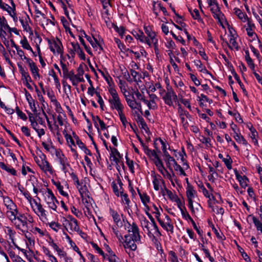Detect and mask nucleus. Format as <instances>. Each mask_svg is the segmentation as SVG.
<instances>
[{
    "mask_svg": "<svg viewBox=\"0 0 262 262\" xmlns=\"http://www.w3.org/2000/svg\"><path fill=\"white\" fill-rule=\"evenodd\" d=\"M112 99H110L108 102L112 110H118L123 104L121 102L120 99L115 89L111 88L108 90Z\"/></svg>",
    "mask_w": 262,
    "mask_h": 262,
    "instance_id": "1",
    "label": "nucleus"
},
{
    "mask_svg": "<svg viewBox=\"0 0 262 262\" xmlns=\"http://www.w3.org/2000/svg\"><path fill=\"white\" fill-rule=\"evenodd\" d=\"M50 51L55 54L56 52L58 53L62 52L63 47L59 38H56V39H53L52 40L47 38Z\"/></svg>",
    "mask_w": 262,
    "mask_h": 262,
    "instance_id": "2",
    "label": "nucleus"
},
{
    "mask_svg": "<svg viewBox=\"0 0 262 262\" xmlns=\"http://www.w3.org/2000/svg\"><path fill=\"white\" fill-rule=\"evenodd\" d=\"M213 4L216 6V9H214L213 8H211L210 10L212 13L213 17L217 20L218 23L222 27L225 28V27L223 24L222 19L223 18H225V15L221 12L220 7L217 2L216 0H213Z\"/></svg>",
    "mask_w": 262,
    "mask_h": 262,
    "instance_id": "3",
    "label": "nucleus"
},
{
    "mask_svg": "<svg viewBox=\"0 0 262 262\" xmlns=\"http://www.w3.org/2000/svg\"><path fill=\"white\" fill-rule=\"evenodd\" d=\"M172 98L175 102L178 101V96L174 91H171V93H166L162 98L164 103L169 106H173V105Z\"/></svg>",
    "mask_w": 262,
    "mask_h": 262,
    "instance_id": "4",
    "label": "nucleus"
},
{
    "mask_svg": "<svg viewBox=\"0 0 262 262\" xmlns=\"http://www.w3.org/2000/svg\"><path fill=\"white\" fill-rule=\"evenodd\" d=\"M231 127L234 133L235 134V135L234 136V138L236 140L237 142H240V138H241L242 140V144L245 146H247L248 145V143L246 141V140L244 138V137L241 135L240 133L238 134L236 132V128L237 127V125L235 124H234L233 122L231 124Z\"/></svg>",
    "mask_w": 262,
    "mask_h": 262,
    "instance_id": "5",
    "label": "nucleus"
},
{
    "mask_svg": "<svg viewBox=\"0 0 262 262\" xmlns=\"http://www.w3.org/2000/svg\"><path fill=\"white\" fill-rule=\"evenodd\" d=\"M51 147L55 150V156L58 159V161L60 164H64L65 162L68 161L67 158L65 156L62 151L60 149H56L53 145L51 146Z\"/></svg>",
    "mask_w": 262,
    "mask_h": 262,
    "instance_id": "6",
    "label": "nucleus"
},
{
    "mask_svg": "<svg viewBox=\"0 0 262 262\" xmlns=\"http://www.w3.org/2000/svg\"><path fill=\"white\" fill-rule=\"evenodd\" d=\"M40 168L44 171H49L50 174H52L54 170L50 163L47 161V159L42 161L41 165H39Z\"/></svg>",
    "mask_w": 262,
    "mask_h": 262,
    "instance_id": "7",
    "label": "nucleus"
},
{
    "mask_svg": "<svg viewBox=\"0 0 262 262\" xmlns=\"http://www.w3.org/2000/svg\"><path fill=\"white\" fill-rule=\"evenodd\" d=\"M69 225L70 227V229L71 230H74L75 231H76L81 238L83 239L86 238V234L80 229L78 223L74 225H73L72 223H69Z\"/></svg>",
    "mask_w": 262,
    "mask_h": 262,
    "instance_id": "8",
    "label": "nucleus"
},
{
    "mask_svg": "<svg viewBox=\"0 0 262 262\" xmlns=\"http://www.w3.org/2000/svg\"><path fill=\"white\" fill-rule=\"evenodd\" d=\"M82 63L80 64L77 68V74L75 75V79L80 82H84V79L82 77L84 71L83 68Z\"/></svg>",
    "mask_w": 262,
    "mask_h": 262,
    "instance_id": "9",
    "label": "nucleus"
},
{
    "mask_svg": "<svg viewBox=\"0 0 262 262\" xmlns=\"http://www.w3.org/2000/svg\"><path fill=\"white\" fill-rule=\"evenodd\" d=\"M7 252L10 258L15 262H26L19 255H16L14 252L11 250V247H9Z\"/></svg>",
    "mask_w": 262,
    "mask_h": 262,
    "instance_id": "10",
    "label": "nucleus"
},
{
    "mask_svg": "<svg viewBox=\"0 0 262 262\" xmlns=\"http://www.w3.org/2000/svg\"><path fill=\"white\" fill-rule=\"evenodd\" d=\"M252 217L253 222L256 228L257 231H260L262 233V223L259 220L254 216L253 214H249L248 217Z\"/></svg>",
    "mask_w": 262,
    "mask_h": 262,
    "instance_id": "11",
    "label": "nucleus"
},
{
    "mask_svg": "<svg viewBox=\"0 0 262 262\" xmlns=\"http://www.w3.org/2000/svg\"><path fill=\"white\" fill-rule=\"evenodd\" d=\"M231 74H232V75L233 76V77H234L235 79L236 80V81L237 82V83H238V84L239 85L241 88L242 89V91H243V93L245 95H248V92L247 91H246L245 88V86L244 85V84L242 82L240 78H239V77L238 76V75L237 74L236 71H233L231 73Z\"/></svg>",
    "mask_w": 262,
    "mask_h": 262,
    "instance_id": "12",
    "label": "nucleus"
},
{
    "mask_svg": "<svg viewBox=\"0 0 262 262\" xmlns=\"http://www.w3.org/2000/svg\"><path fill=\"white\" fill-rule=\"evenodd\" d=\"M132 34L136 39H139L141 42H145V40L144 39L145 35L142 31L140 30H139L138 31L134 30L132 32Z\"/></svg>",
    "mask_w": 262,
    "mask_h": 262,
    "instance_id": "13",
    "label": "nucleus"
},
{
    "mask_svg": "<svg viewBox=\"0 0 262 262\" xmlns=\"http://www.w3.org/2000/svg\"><path fill=\"white\" fill-rule=\"evenodd\" d=\"M144 30L147 36L150 38L152 41H154L156 38V33L155 32L152 31L150 26H144Z\"/></svg>",
    "mask_w": 262,
    "mask_h": 262,
    "instance_id": "14",
    "label": "nucleus"
},
{
    "mask_svg": "<svg viewBox=\"0 0 262 262\" xmlns=\"http://www.w3.org/2000/svg\"><path fill=\"white\" fill-rule=\"evenodd\" d=\"M110 213L111 215L112 216L114 222L118 225L119 223L121 222V219L120 217L119 214L117 213V212L112 208H110L109 209Z\"/></svg>",
    "mask_w": 262,
    "mask_h": 262,
    "instance_id": "15",
    "label": "nucleus"
},
{
    "mask_svg": "<svg viewBox=\"0 0 262 262\" xmlns=\"http://www.w3.org/2000/svg\"><path fill=\"white\" fill-rule=\"evenodd\" d=\"M154 163L155 165L157 166L158 170L160 171V172L165 177V175L164 174L165 172V169H166L163 165V163L161 160H158V161H154Z\"/></svg>",
    "mask_w": 262,
    "mask_h": 262,
    "instance_id": "16",
    "label": "nucleus"
},
{
    "mask_svg": "<svg viewBox=\"0 0 262 262\" xmlns=\"http://www.w3.org/2000/svg\"><path fill=\"white\" fill-rule=\"evenodd\" d=\"M247 127L248 128V129L250 130L251 132L250 137L252 139V140H254V139H255V137H258V133L255 129V128L253 126V125L251 123H249L247 125Z\"/></svg>",
    "mask_w": 262,
    "mask_h": 262,
    "instance_id": "17",
    "label": "nucleus"
},
{
    "mask_svg": "<svg viewBox=\"0 0 262 262\" xmlns=\"http://www.w3.org/2000/svg\"><path fill=\"white\" fill-rule=\"evenodd\" d=\"M156 140H159L161 145H162V149L163 152V155L165 158L170 157V155L167 151L166 145V143L163 141V140L161 138H156Z\"/></svg>",
    "mask_w": 262,
    "mask_h": 262,
    "instance_id": "18",
    "label": "nucleus"
},
{
    "mask_svg": "<svg viewBox=\"0 0 262 262\" xmlns=\"http://www.w3.org/2000/svg\"><path fill=\"white\" fill-rule=\"evenodd\" d=\"M234 14L238 17L239 19L243 20V18L245 19H248L247 15L246 13H243L240 9L238 8H235L234 9Z\"/></svg>",
    "mask_w": 262,
    "mask_h": 262,
    "instance_id": "19",
    "label": "nucleus"
},
{
    "mask_svg": "<svg viewBox=\"0 0 262 262\" xmlns=\"http://www.w3.org/2000/svg\"><path fill=\"white\" fill-rule=\"evenodd\" d=\"M126 163L128 166L129 169L132 173H135L134 170V162L132 160H130L127 156V152L125 155Z\"/></svg>",
    "mask_w": 262,
    "mask_h": 262,
    "instance_id": "20",
    "label": "nucleus"
},
{
    "mask_svg": "<svg viewBox=\"0 0 262 262\" xmlns=\"http://www.w3.org/2000/svg\"><path fill=\"white\" fill-rule=\"evenodd\" d=\"M210 226L211 227L212 231L215 233L216 236L218 239H222L223 241H224L226 239V237L225 235L222 233V235H220L218 231L216 230V229L215 228L214 225L212 224V222H208Z\"/></svg>",
    "mask_w": 262,
    "mask_h": 262,
    "instance_id": "21",
    "label": "nucleus"
},
{
    "mask_svg": "<svg viewBox=\"0 0 262 262\" xmlns=\"http://www.w3.org/2000/svg\"><path fill=\"white\" fill-rule=\"evenodd\" d=\"M20 43L24 49L29 50L30 51H32V48L29 45L28 40L25 36H24L23 39L20 40Z\"/></svg>",
    "mask_w": 262,
    "mask_h": 262,
    "instance_id": "22",
    "label": "nucleus"
},
{
    "mask_svg": "<svg viewBox=\"0 0 262 262\" xmlns=\"http://www.w3.org/2000/svg\"><path fill=\"white\" fill-rule=\"evenodd\" d=\"M111 152L110 154V159L112 160V157L116 156L120 159H123V155L121 154L118 149L115 147L110 146Z\"/></svg>",
    "mask_w": 262,
    "mask_h": 262,
    "instance_id": "23",
    "label": "nucleus"
},
{
    "mask_svg": "<svg viewBox=\"0 0 262 262\" xmlns=\"http://www.w3.org/2000/svg\"><path fill=\"white\" fill-rule=\"evenodd\" d=\"M105 73L101 70L98 69V70L101 73V75L104 78V79L105 80V81L107 82L108 84L110 86L111 83L110 82V80L112 81V78L111 77V76L110 75L108 72L107 71L106 69H105Z\"/></svg>",
    "mask_w": 262,
    "mask_h": 262,
    "instance_id": "24",
    "label": "nucleus"
},
{
    "mask_svg": "<svg viewBox=\"0 0 262 262\" xmlns=\"http://www.w3.org/2000/svg\"><path fill=\"white\" fill-rule=\"evenodd\" d=\"M30 70L35 79H36L37 77H39L40 75L39 74V69L36 64H32V66L30 67Z\"/></svg>",
    "mask_w": 262,
    "mask_h": 262,
    "instance_id": "25",
    "label": "nucleus"
},
{
    "mask_svg": "<svg viewBox=\"0 0 262 262\" xmlns=\"http://www.w3.org/2000/svg\"><path fill=\"white\" fill-rule=\"evenodd\" d=\"M194 192H195V191L193 189V187L188 186V188H187L186 190V196L188 200H189V199L192 200L194 198Z\"/></svg>",
    "mask_w": 262,
    "mask_h": 262,
    "instance_id": "26",
    "label": "nucleus"
},
{
    "mask_svg": "<svg viewBox=\"0 0 262 262\" xmlns=\"http://www.w3.org/2000/svg\"><path fill=\"white\" fill-rule=\"evenodd\" d=\"M197 184L198 186L202 189L204 195L206 198L210 199V194L209 193L208 191L206 189V188L204 186L202 182L199 181V183H197Z\"/></svg>",
    "mask_w": 262,
    "mask_h": 262,
    "instance_id": "27",
    "label": "nucleus"
},
{
    "mask_svg": "<svg viewBox=\"0 0 262 262\" xmlns=\"http://www.w3.org/2000/svg\"><path fill=\"white\" fill-rule=\"evenodd\" d=\"M3 128L10 135V136L12 138V140L14 141H15L19 146L20 147L21 146V144L20 141L15 137V136L10 130L7 129L5 126H4Z\"/></svg>",
    "mask_w": 262,
    "mask_h": 262,
    "instance_id": "28",
    "label": "nucleus"
},
{
    "mask_svg": "<svg viewBox=\"0 0 262 262\" xmlns=\"http://www.w3.org/2000/svg\"><path fill=\"white\" fill-rule=\"evenodd\" d=\"M9 202L10 204L6 206L7 208L9 210H12V211H14L16 215L18 214V211L15 204H14L13 201L10 200H9Z\"/></svg>",
    "mask_w": 262,
    "mask_h": 262,
    "instance_id": "29",
    "label": "nucleus"
},
{
    "mask_svg": "<svg viewBox=\"0 0 262 262\" xmlns=\"http://www.w3.org/2000/svg\"><path fill=\"white\" fill-rule=\"evenodd\" d=\"M228 158V159H223V162H224V164L226 165L227 168L230 170L232 169V163L233 162L229 154H227L226 156Z\"/></svg>",
    "mask_w": 262,
    "mask_h": 262,
    "instance_id": "30",
    "label": "nucleus"
},
{
    "mask_svg": "<svg viewBox=\"0 0 262 262\" xmlns=\"http://www.w3.org/2000/svg\"><path fill=\"white\" fill-rule=\"evenodd\" d=\"M90 244H91V246H92V247L95 250L97 251L98 253H99L100 255L102 256L103 257V258L105 257V255L104 252L103 251V250L101 248H100L99 247V246H98V245L97 244L95 243L94 242H90Z\"/></svg>",
    "mask_w": 262,
    "mask_h": 262,
    "instance_id": "31",
    "label": "nucleus"
},
{
    "mask_svg": "<svg viewBox=\"0 0 262 262\" xmlns=\"http://www.w3.org/2000/svg\"><path fill=\"white\" fill-rule=\"evenodd\" d=\"M136 121L139 123L140 125H141V128H144L145 127L147 128L146 123L145 122L143 118L140 114H138Z\"/></svg>",
    "mask_w": 262,
    "mask_h": 262,
    "instance_id": "32",
    "label": "nucleus"
},
{
    "mask_svg": "<svg viewBox=\"0 0 262 262\" xmlns=\"http://www.w3.org/2000/svg\"><path fill=\"white\" fill-rule=\"evenodd\" d=\"M173 202H176L178 208L181 211L183 209H185L186 211V207L184 205V201L183 202H181L180 199L179 197H177Z\"/></svg>",
    "mask_w": 262,
    "mask_h": 262,
    "instance_id": "33",
    "label": "nucleus"
},
{
    "mask_svg": "<svg viewBox=\"0 0 262 262\" xmlns=\"http://www.w3.org/2000/svg\"><path fill=\"white\" fill-rule=\"evenodd\" d=\"M192 225V226L194 228V230H195V231H196L197 233L199 235V236L201 237V239H202V241L203 243H204V238L202 236V234H203V231L202 230H200L196 226L195 222L194 221V220H192L191 222Z\"/></svg>",
    "mask_w": 262,
    "mask_h": 262,
    "instance_id": "34",
    "label": "nucleus"
},
{
    "mask_svg": "<svg viewBox=\"0 0 262 262\" xmlns=\"http://www.w3.org/2000/svg\"><path fill=\"white\" fill-rule=\"evenodd\" d=\"M120 195L122 198V201H124L125 204L129 206L130 203V200L128 198V195L127 193H124L122 191H120Z\"/></svg>",
    "mask_w": 262,
    "mask_h": 262,
    "instance_id": "35",
    "label": "nucleus"
},
{
    "mask_svg": "<svg viewBox=\"0 0 262 262\" xmlns=\"http://www.w3.org/2000/svg\"><path fill=\"white\" fill-rule=\"evenodd\" d=\"M124 238L125 240L124 241V243L125 244L123 245V247L125 249H126L127 248L126 246L131 244L132 242H133V239L129 234L125 235Z\"/></svg>",
    "mask_w": 262,
    "mask_h": 262,
    "instance_id": "36",
    "label": "nucleus"
},
{
    "mask_svg": "<svg viewBox=\"0 0 262 262\" xmlns=\"http://www.w3.org/2000/svg\"><path fill=\"white\" fill-rule=\"evenodd\" d=\"M49 225L51 228L56 232H58V229L60 228L61 227V225L59 223L55 222H51L49 224Z\"/></svg>",
    "mask_w": 262,
    "mask_h": 262,
    "instance_id": "37",
    "label": "nucleus"
},
{
    "mask_svg": "<svg viewBox=\"0 0 262 262\" xmlns=\"http://www.w3.org/2000/svg\"><path fill=\"white\" fill-rule=\"evenodd\" d=\"M16 219L20 222L22 224L23 226L27 225V218L24 214H19L18 216H17Z\"/></svg>",
    "mask_w": 262,
    "mask_h": 262,
    "instance_id": "38",
    "label": "nucleus"
},
{
    "mask_svg": "<svg viewBox=\"0 0 262 262\" xmlns=\"http://www.w3.org/2000/svg\"><path fill=\"white\" fill-rule=\"evenodd\" d=\"M22 80L25 81H29L31 83H34L32 81L31 76H30L29 73L27 71H25L23 73L21 74Z\"/></svg>",
    "mask_w": 262,
    "mask_h": 262,
    "instance_id": "39",
    "label": "nucleus"
},
{
    "mask_svg": "<svg viewBox=\"0 0 262 262\" xmlns=\"http://www.w3.org/2000/svg\"><path fill=\"white\" fill-rule=\"evenodd\" d=\"M191 16L194 19L198 20V21H203L202 19L200 17L199 10L196 8L193 10Z\"/></svg>",
    "mask_w": 262,
    "mask_h": 262,
    "instance_id": "40",
    "label": "nucleus"
},
{
    "mask_svg": "<svg viewBox=\"0 0 262 262\" xmlns=\"http://www.w3.org/2000/svg\"><path fill=\"white\" fill-rule=\"evenodd\" d=\"M77 53L78 54L79 58L83 60H85V55L82 50V49L80 48V45L79 44L77 45Z\"/></svg>",
    "mask_w": 262,
    "mask_h": 262,
    "instance_id": "41",
    "label": "nucleus"
},
{
    "mask_svg": "<svg viewBox=\"0 0 262 262\" xmlns=\"http://www.w3.org/2000/svg\"><path fill=\"white\" fill-rule=\"evenodd\" d=\"M114 41L115 43L117 45L118 48L121 50V51L124 54H125V52L123 51V49H125V46L124 45V43H122L120 40V39H119L118 38H114Z\"/></svg>",
    "mask_w": 262,
    "mask_h": 262,
    "instance_id": "42",
    "label": "nucleus"
},
{
    "mask_svg": "<svg viewBox=\"0 0 262 262\" xmlns=\"http://www.w3.org/2000/svg\"><path fill=\"white\" fill-rule=\"evenodd\" d=\"M148 217L149 218V219L150 220L151 222V224H152V226L154 227V228L155 229V230H156V232L158 233L160 235H161V233L159 231V228H158V227L155 221V219H154V217H152V216L151 215H148Z\"/></svg>",
    "mask_w": 262,
    "mask_h": 262,
    "instance_id": "43",
    "label": "nucleus"
},
{
    "mask_svg": "<svg viewBox=\"0 0 262 262\" xmlns=\"http://www.w3.org/2000/svg\"><path fill=\"white\" fill-rule=\"evenodd\" d=\"M140 199L143 205L146 204L150 201V197L146 192L143 193L142 196L140 198Z\"/></svg>",
    "mask_w": 262,
    "mask_h": 262,
    "instance_id": "44",
    "label": "nucleus"
},
{
    "mask_svg": "<svg viewBox=\"0 0 262 262\" xmlns=\"http://www.w3.org/2000/svg\"><path fill=\"white\" fill-rule=\"evenodd\" d=\"M69 220L71 221L70 223H73V225L78 223L77 220L71 215H69L67 217V219L66 217H63V222L69 223Z\"/></svg>",
    "mask_w": 262,
    "mask_h": 262,
    "instance_id": "45",
    "label": "nucleus"
},
{
    "mask_svg": "<svg viewBox=\"0 0 262 262\" xmlns=\"http://www.w3.org/2000/svg\"><path fill=\"white\" fill-rule=\"evenodd\" d=\"M182 217L186 220H189L190 222L192 220H193L192 218L190 216L189 214L188 213L187 210H185V209H183L181 211Z\"/></svg>",
    "mask_w": 262,
    "mask_h": 262,
    "instance_id": "46",
    "label": "nucleus"
},
{
    "mask_svg": "<svg viewBox=\"0 0 262 262\" xmlns=\"http://www.w3.org/2000/svg\"><path fill=\"white\" fill-rule=\"evenodd\" d=\"M96 96L98 97V102L100 105L101 111H104V103L100 94V93H96Z\"/></svg>",
    "mask_w": 262,
    "mask_h": 262,
    "instance_id": "47",
    "label": "nucleus"
},
{
    "mask_svg": "<svg viewBox=\"0 0 262 262\" xmlns=\"http://www.w3.org/2000/svg\"><path fill=\"white\" fill-rule=\"evenodd\" d=\"M71 247L73 248V249L76 252H77L79 255L80 256V258L82 259L83 261V262H85V258L84 257V256H83V255L82 254L81 251L79 250V248L76 246V245L75 244V243L74 244H73L72 246H71Z\"/></svg>",
    "mask_w": 262,
    "mask_h": 262,
    "instance_id": "48",
    "label": "nucleus"
},
{
    "mask_svg": "<svg viewBox=\"0 0 262 262\" xmlns=\"http://www.w3.org/2000/svg\"><path fill=\"white\" fill-rule=\"evenodd\" d=\"M170 33L174 39H175L177 40L180 41L183 45H185V40L181 36H177L172 31H171Z\"/></svg>",
    "mask_w": 262,
    "mask_h": 262,
    "instance_id": "49",
    "label": "nucleus"
},
{
    "mask_svg": "<svg viewBox=\"0 0 262 262\" xmlns=\"http://www.w3.org/2000/svg\"><path fill=\"white\" fill-rule=\"evenodd\" d=\"M72 179L75 182V184L76 185V187L77 188H78V186L81 185V184L79 182L78 178L77 176L74 172H72L70 173Z\"/></svg>",
    "mask_w": 262,
    "mask_h": 262,
    "instance_id": "50",
    "label": "nucleus"
},
{
    "mask_svg": "<svg viewBox=\"0 0 262 262\" xmlns=\"http://www.w3.org/2000/svg\"><path fill=\"white\" fill-rule=\"evenodd\" d=\"M112 187L113 191L114 193H115V194L118 197L119 196L120 191H119L118 186L115 181H113L112 183Z\"/></svg>",
    "mask_w": 262,
    "mask_h": 262,
    "instance_id": "51",
    "label": "nucleus"
},
{
    "mask_svg": "<svg viewBox=\"0 0 262 262\" xmlns=\"http://www.w3.org/2000/svg\"><path fill=\"white\" fill-rule=\"evenodd\" d=\"M29 105L30 108L31 109L32 112L34 113V114H35L36 117H38L40 113H37V108L35 106V101H34L33 102H30L29 104Z\"/></svg>",
    "mask_w": 262,
    "mask_h": 262,
    "instance_id": "52",
    "label": "nucleus"
},
{
    "mask_svg": "<svg viewBox=\"0 0 262 262\" xmlns=\"http://www.w3.org/2000/svg\"><path fill=\"white\" fill-rule=\"evenodd\" d=\"M33 84L34 85V87H35V91L37 93V97L38 98V99L41 102H45V100H44V98L43 97L42 95H41L40 92L39 91V90H38L37 85L34 83H33Z\"/></svg>",
    "mask_w": 262,
    "mask_h": 262,
    "instance_id": "53",
    "label": "nucleus"
},
{
    "mask_svg": "<svg viewBox=\"0 0 262 262\" xmlns=\"http://www.w3.org/2000/svg\"><path fill=\"white\" fill-rule=\"evenodd\" d=\"M134 100H130L127 98H126V101L127 102V103L128 105L133 110H134V106L135 104H136V102H137L135 99L134 96H132Z\"/></svg>",
    "mask_w": 262,
    "mask_h": 262,
    "instance_id": "54",
    "label": "nucleus"
},
{
    "mask_svg": "<svg viewBox=\"0 0 262 262\" xmlns=\"http://www.w3.org/2000/svg\"><path fill=\"white\" fill-rule=\"evenodd\" d=\"M54 105L56 107V111L58 113H62L63 110L60 104V103L57 100V99L54 100V102L53 103Z\"/></svg>",
    "mask_w": 262,
    "mask_h": 262,
    "instance_id": "55",
    "label": "nucleus"
},
{
    "mask_svg": "<svg viewBox=\"0 0 262 262\" xmlns=\"http://www.w3.org/2000/svg\"><path fill=\"white\" fill-rule=\"evenodd\" d=\"M149 221L146 219V218L145 217H143V219L141 222V224L143 226H144L145 228H146L147 229V230L148 231V235L149 236V234H152L150 232V231H149Z\"/></svg>",
    "mask_w": 262,
    "mask_h": 262,
    "instance_id": "56",
    "label": "nucleus"
},
{
    "mask_svg": "<svg viewBox=\"0 0 262 262\" xmlns=\"http://www.w3.org/2000/svg\"><path fill=\"white\" fill-rule=\"evenodd\" d=\"M7 215L8 217L12 221L16 219V214L14 213V211H12V210L7 212Z\"/></svg>",
    "mask_w": 262,
    "mask_h": 262,
    "instance_id": "57",
    "label": "nucleus"
},
{
    "mask_svg": "<svg viewBox=\"0 0 262 262\" xmlns=\"http://www.w3.org/2000/svg\"><path fill=\"white\" fill-rule=\"evenodd\" d=\"M36 149V152L39 157L41 159V161L47 159L46 156L42 152L41 150L37 146Z\"/></svg>",
    "mask_w": 262,
    "mask_h": 262,
    "instance_id": "58",
    "label": "nucleus"
},
{
    "mask_svg": "<svg viewBox=\"0 0 262 262\" xmlns=\"http://www.w3.org/2000/svg\"><path fill=\"white\" fill-rule=\"evenodd\" d=\"M60 20L63 25V28L65 29L66 31H68V29L69 27V23L64 16L60 17Z\"/></svg>",
    "mask_w": 262,
    "mask_h": 262,
    "instance_id": "59",
    "label": "nucleus"
},
{
    "mask_svg": "<svg viewBox=\"0 0 262 262\" xmlns=\"http://www.w3.org/2000/svg\"><path fill=\"white\" fill-rule=\"evenodd\" d=\"M226 21L227 25H228V30H229V33H230V35L231 37H234L235 35L236 36H237V35L236 34V31L235 30L234 28L233 27H232V26H230L229 25L227 21V20H226Z\"/></svg>",
    "mask_w": 262,
    "mask_h": 262,
    "instance_id": "60",
    "label": "nucleus"
},
{
    "mask_svg": "<svg viewBox=\"0 0 262 262\" xmlns=\"http://www.w3.org/2000/svg\"><path fill=\"white\" fill-rule=\"evenodd\" d=\"M164 81L166 85V89L167 90V93H171V91H173L172 87L170 85L169 79L167 76L164 78Z\"/></svg>",
    "mask_w": 262,
    "mask_h": 262,
    "instance_id": "61",
    "label": "nucleus"
},
{
    "mask_svg": "<svg viewBox=\"0 0 262 262\" xmlns=\"http://www.w3.org/2000/svg\"><path fill=\"white\" fill-rule=\"evenodd\" d=\"M165 192H166V194H167L169 200H170L172 202L174 201V199H176L177 197H178L176 194H173L172 191L169 190V189H166V191H165Z\"/></svg>",
    "mask_w": 262,
    "mask_h": 262,
    "instance_id": "62",
    "label": "nucleus"
},
{
    "mask_svg": "<svg viewBox=\"0 0 262 262\" xmlns=\"http://www.w3.org/2000/svg\"><path fill=\"white\" fill-rule=\"evenodd\" d=\"M128 232H132L133 233H139V229L135 223H133L131 230H128Z\"/></svg>",
    "mask_w": 262,
    "mask_h": 262,
    "instance_id": "63",
    "label": "nucleus"
},
{
    "mask_svg": "<svg viewBox=\"0 0 262 262\" xmlns=\"http://www.w3.org/2000/svg\"><path fill=\"white\" fill-rule=\"evenodd\" d=\"M130 236L132 237L134 242H136L138 243V242L141 241V235L140 233H133L130 234Z\"/></svg>",
    "mask_w": 262,
    "mask_h": 262,
    "instance_id": "64",
    "label": "nucleus"
}]
</instances>
